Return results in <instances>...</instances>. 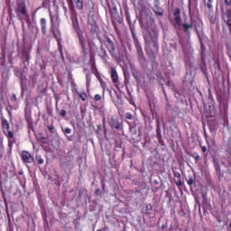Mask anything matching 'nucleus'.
<instances>
[{"instance_id": "f257e3e1", "label": "nucleus", "mask_w": 231, "mask_h": 231, "mask_svg": "<svg viewBox=\"0 0 231 231\" xmlns=\"http://www.w3.org/2000/svg\"><path fill=\"white\" fill-rule=\"evenodd\" d=\"M130 32L134 39V44L137 51V55H138L137 59L139 60L140 66L141 68H143V69H147L148 68L147 60L145 59V55L143 54V50L142 49V45L138 41V37H136V30L134 29V25L130 24Z\"/></svg>"}, {"instance_id": "f03ea898", "label": "nucleus", "mask_w": 231, "mask_h": 231, "mask_svg": "<svg viewBox=\"0 0 231 231\" xmlns=\"http://www.w3.org/2000/svg\"><path fill=\"white\" fill-rule=\"evenodd\" d=\"M173 17H174V21L178 24L180 30H181L183 32V33H185V35H187V37H190V30H192L194 23H181V9H180V8H176L173 11Z\"/></svg>"}, {"instance_id": "7ed1b4c3", "label": "nucleus", "mask_w": 231, "mask_h": 231, "mask_svg": "<svg viewBox=\"0 0 231 231\" xmlns=\"http://www.w3.org/2000/svg\"><path fill=\"white\" fill-rule=\"evenodd\" d=\"M144 41L146 44H152V49H145V51H150V53H153V55H156V53L160 52V45L158 44V32L156 31H152L148 34V36H145Z\"/></svg>"}, {"instance_id": "20e7f679", "label": "nucleus", "mask_w": 231, "mask_h": 231, "mask_svg": "<svg viewBox=\"0 0 231 231\" xmlns=\"http://www.w3.org/2000/svg\"><path fill=\"white\" fill-rule=\"evenodd\" d=\"M50 19H51V32L52 33L54 39H56L57 44H58V50L60 55H62V34L60 33V29L55 30V17L51 13L50 14Z\"/></svg>"}, {"instance_id": "39448f33", "label": "nucleus", "mask_w": 231, "mask_h": 231, "mask_svg": "<svg viewBox=\"0 0 231 231\" xmlns=\"http://www.w3.org/2000/svg\"><path fill=\"white\" fill-rule=\"evenodd\" d=\"M14 12L18 21H20L22 23V26L24 27V19H28L30 17L28 9L26 8V3H17Z\"/></svg>"}, {"instance_id": "423d86ee", "label": "nucleus", "mask_w": 231, "mask_h": 231, "mask_svg": "<svg viewBox=\"0 0 231 231\" xmlns=\"http://www.w3.org/2000/svg\"><path fill=\"white\" fill-rule=\"evenodd\" d=\"M70 86L73 98H79V100H81V102H87L88 97V94L86 93V90L79 91V88H77V84H75V81H71Z\"/></svg>"}, {"instance_id": "0eeeda50", "label": "nucleus", "mask_w": 231, "mask_h": 231, "mask_svg": "<svg viewBox=\"0 0 231 231\" xmlns=\"http://www.w3.org/2000/svg\"><path fill=\"white\" fill-rule=\"evenodd\" d=\"M88 29L92 35H98L100 32V27L98 26L94 15L88 16Z\"/></svg>"}, {"instance_id": "6e6552de", "label": "nucleus", "mask_w": 231, "mask_h": 231, "mask_svg": "<svg viewBox=\"0 0 231 231\" xmlns=\"http://www.w3.org/2000/svg\"><path fill=\"white\" fill-rule=\"evenodd\" d=\"M78 37H79V43L82 51V55L86 57V55L89 53L90 43L89 42H88V40L86 39V37L82 32H79Z\"/></svg>"}, {"instance_id": "1a4fd4ad", "label": "nucleus", "mask_w": 231, "mask_h": 231, "mask_svg": "<svg viewBox=\"0 0 231 231\" xmlns=\"http://www.w3.org/2000/svg\"><path fill=\"white\" fill-rule=\"evenodd\" d=\"M106 48L111 55V57L116 59L118 55L116 54V47L115 46V42H112L111 38L106 37Z\"/></svg>"}, {"instance_id": "9d476101", "label": "nucleus", "mask_w": 231, "mask_h": 231, "mask_svg": "<svg viewBox=\"0 0 231 231\" xmlns=\"http://www.w3.org/2000/svg\"><path fill=\"white\" fill-rule=\"evenodd\" d=\"M20 156H21L22 162H23V163L25 164L33 163V162H35V159L33 158L32 153H30V152L26 150L22 151Z\"/></svg>"}, {"instance_id": "9b49d317", "label": "nucleus", "mask_w": 231, "mask_h": 231, "mask_svg": "<svg viewBox=\"0 0 231 231\" xmlns=\"http://www.w3.org/2000/svg\"><path fill=\"white\" fill-rule=\"evenodd\" d=\"M146 53L147 55L150 57L151 59V64H152V71H155V69H158V61H156V55H154V53H151V51H146Z\"/></svg>"}, {"instance_id": "f8f14e48", "label": "nucleus", "mask_w": 231, "mask_h": 231, "mask_svg": "<svg viewBox=\"0 0 231 231\" xmlns=\"http://www.w3.org/2000/svg\"><path fill=\"white\" fill-rule=\"evenodd\" d=\"M196 32L200 42V53H201L202 60H205L203 58L205 55V50H206L205 44L203 43V40L201 39V34L199 33V30H198V28H196Z\"/></svg>"}, {"instance_id": "ddd939ff", "label": "nucleus", "mask_w": 231, "mask_h": 231, "mask_svg": "<svg viewBox=\"0 0 231 231\" xmlns=\"http://www.w3.org/2000/svg\"><path fill=\"white\" fill-rule=\"evenodd\" d=\"M110 75H111L113 84H118V72H116V68H111Z\"/></svg>"}, {"instance_id": "4468645a", "label": "nucleus", "mask_w": 231, "mask_h": 231, "mask_svg": "<svg viewBox=\"0 0 231 231\" xmlns=\"http://www.w3.org/2000/svg\"><path fill=\"white\" fill-rule=\"evenodd\" d=\"M40 25H41V28H42V35H46V33H47V22H46V18H41Z\"/></svg>"}, {"instance_id": "2eb2a0df", "label": "nucleus", "mask_w": 231, "mask_h": 231, "mask_svg": "<svg viewBox=\"0 0 231 231\" xmlns=\"http://www.w3.org/2000/svg\"><path fill=\"white\" fill-rule=\"evenodd\" d=\"M111 125L114 129H116L117 131L122 128V125L120 124V121H118V118H115V117L111 119Z\"/></svg>"}, {"instance_id": "dca6fc26", "label": "nucleus", "mask_w": 231, "mask_h": 231, "mask_svg": "<svg viewBox=\"0 0 231 231\" xmlns=\"http://www.w3.org/2000/svg\"><path fill=\"white\" fill-rule=\"evenodd\" d=\"M151 210H152V205L149 203L144 204V210L143 211V214H145V216H151Z\"/></svg>"}, {"instance_id": "f3484780", "label": "nucleus", "mask_w": 231, "mask_h": 231, "mask_svg": "<svg viewBox=\"0 0 231 231\" xmlns=\"http://www.w3.org/2000/svg\"><path fill=\"white\" fill-rule=\"evenodd\" d=\"M99 57L102 59V60H106L108 59L107 51L104 49V47H100V53Z\"/></svg>"}, {"instance_id": "a211bd4d", "label": "nucleus", "mask_w": 231, "mask_h": 231, "mask_svg": "<svg viewBox=\"0 0 231 231\" xmlns=\"http://www.w3.org/2000/svg\"><path fill=\"white\" fill-rule=\"evenodd\" d=\"M4 134L8 138V145H12V140H14V132L7 130V133L4 131Z\"/></svg>"}, {"instance_id": "6ab92c4d", "label": "nucleus", "mask_w": 231, "mask_h": 231, "mask_svg": "<svg viewBox=\"0 0 231 231\" xmlns=\"http://www.w3.org/2000/svg\"><path fill=\"white\" fill-rule=\"evenodd\" d=\"M76 8L78 10H84V0H74Z\"/></svg>"}, {"instance_id": "aec40b11", "label": "nucleus", "mask_w": 231, "mask_h": 231, "mask_svg": "<svg viewBox=\"0 0 231 231\" xmlns=\"http://www.w3.org/2000/svg\"><path fill=\"white\" fill-rule=\"evenodd\" d=\"M1 122H2L3 129H5L6 131H10V123H8V120H6V118L3 117Z\"/></svg>"}, {"instance_id": "412c9836", "label": "nucleus", "mask_w": 231, "mask_h": 231, "mask_svg": "<svg viewBox=\"0 0 231 231\" xmlns=\"http://www.w3.org/2000/svg\"><path fill=\"white\" fill-rule=\"evenodd\" d=\"M86 86L87 89H89L91 86V73L89 72L86 74Z\"/></svg>"}, {"instance_id": "4be33fe9", "label": "nucleus", "mask_w": 231, "mask_h": 231, "mask_svg": "<svg viewBox=\"0 0 231 231\" xmlns=\"http://www.w3.org/2000/svg\"><path fill=\"white\" fill-rule=\"evenodd\" d=\"M226 18H227L226 24L228 26H231V9H227L226 11Z\"/></svg>"}, {"instance_id": "5701e85b", "label": "nucleus", "mask_w": 231, "mask_h": 231, "mask_svg": "<svg viewBox=\"0 0 231 231\" xmlns=\"http://www.w3.org/2000/svg\"><path fill=\"white\" fill-rule=\"evenodd\" d=\"M153 12L155 15H160L161 17L163 16V8L160 6L155 7V10Z\"/></svg>"}, {"instance_id": "b1692460", "label": "nucleus", "mask_w": 231, "mask_h": 231, "mask_svg": "<svg viewBox=\"0 0 231 231\" xmlns=\"http://www.w3.org/2000/svg\"><path fill=\"white\" fill-rule=\"evenodd\" d=\"M67 3H68L69 12L71 13L75 12V5L73 4V0H67Z\"/></svg>"}, {"instance_id": "393cba45", "label": "nucleus", "mask_w": 231, "mask_h": 231, "mask_svg": "<svg viewBox=\"0 0 231 231\" xmlns=\"http://www.w3.org/2000/svg\"><path fill=\"white\" fill-rule=\"evenodd\" d=\"M23 64H28V62H30V53L28 52H23Z\"/></svg>"}, {"instance_id": "a878e982", "label": "nucleus", "mask_w": 231, "mask_h": 231, "mask_svg": "<svg viewBox=\"0 0 231 231\" xmlns=\"http://www.w3.org/2000/svg\"><path fill=\"white\" fill-rule=\"evenodd\" d=\"M99 83L103 89V93H106V90L107 89V83H106L102 79H99Z\"/></svg>"}, {"instance_id": "bb28decb", "label": "nucleus", "mask_w": 231, "mask_h": 231, "mask_svg": "<svg viewBox=\"0 0 231 231\" xmlns=\"http://www.w3.org/2000/svg\"><path fill=\"white\" fill-rule=\"evenodd\" d=\"M208 19H209L210 24H216V16H214L212 13L208 14Z\"/></svg>"}, {"instance_id": "cd10ccee", "label": "nucleus", "mask_w": 231, "mask_h": 231, "mask_svg": "<svg viewBox=\"0 0 231 231\" xmlns=\"http://www.w3.org/2000/svg\"><path fill=\"white\" fill-rule=\"evenodd\" d=\"M47 128L49 130V133H51V134H55V125H53V124L48 125Z\"/></svg>"}, {"instance_id": "c85d7f7f", "label": "nucleus", "mask_w": 231, "mask_h": 231, "mask_svg": "<svg viewBox=\"0 0 231 231\" xmlns=\"http://www.w3.org/2000/svg\"><path fill=\"white\" fill-rule=\"evenodd\" d=\"M36 162H37L38 165H42V163H44V159H42V157L41 155H37Z\"/></svg>"}, {"instance_id": "c756f323", "label": "nucleus", "mask_w": 231, "mask_h": 231, "mask_svg": "<svg viewBox=\"0 0 231 231\" xmlns=\"http://www.w3.org/2000/svg\"><path fill=\"white\" fill-rule=\"evenodd\" d=\"M191 158H194L195 162H199V160H201V157L199 156V154L198 152H193L191 154Z\"/></svg>"}, {"instance_id": "7c9ffc66", "label": "nucleus", "mask_w": 231, "mask_h": 231, "mask_svg": "<svg viewBox=\"0 0 231 231\" xmlns=\"http://www.w3.org/2000/svg\"><path fill=\"white\" fill-rule=\"evenodd\" d=\"M61 131L65 135L71 134V128H62Z\"/></svg>"}, {"instance_id": "2f4dec72", "label": "nucleus", "mask_w": 231, "mask_h": 231, "mask_svg": "<svg viewBox=\"0 0 231 231\" xmlns=\"http://www.w3.org/2000/svg\"><path fill=\"white\" fill-rule=\"evenodd\" d=\"M125 118H126V120H133V114H131V112H126Z\"/></svg>"}, {"instance_id": "473e14b6", "label": "nucleus", "mask_w": 231, "mask_h": 231, "mask_svg": "<svg viewBox=\"0 0 231 231\" xmlns=\"http://www.w3.org/2000/svg\"><path fill=\"white\" fill-rule=\"evenodd\" d=\"M94 100L95 102H100V100H102V96H100V94H96L94 96Z\"/></svg>"}, {"instance_id": "72a5a7b5", "label": "nucleus", "mask_w": 231, "mask_h": 231, "mask_svg": "<svg viewBox=\"0 0 231 231\" xmlns=\"http://www.w3.org/2000/svg\"><path fill=\"white\" fill-rule=\"evenodd\" d=\"M50 5V0H42V8H46Z\"/></svg>"}, {"instance_id": "f704fd0d", "label": "nucleus", "mask_w": 231, "mask_h": 231, "mask_svg": "<svg viewBox=\"0 0 231 231\" xmlns=\"http://www.w3.org/2000/svg\"><path fill=\"white\" fill-rule=\"evenodd\" d=\"M71 165V161L60 162V167H69Z\"/></svg>"}, {"instance_id": "c9c22d12", "label": "nucleus", "mask_w": 231, "mask_h": 231, "mask_svg": "<svg viewBox=\"0 0 231 231\" xmlns=\"http://www.w3.org/2000/svg\"><path fill=\"white\" fill-rule=\"evenodd\" d=\"M173 176L178 180H181V173H180V171H173Z\"/></svg>"}, {"instance_id": "e433bc0d", "label": "nucleus", "mask_w": 231, "mask_h": 231, "mask_svg": "<svg viewBox=\"0 0 231 231\" xmlns=\"http://www.w3.org/2000/svg\"><path fill=\"white\" fill-rule=\"evenodd\" d=\"M188 185L191 187V185H194V179L192 177H189V180H187Z\"/></svg>"}, {"instance_id": "4c0bfd02", "label": "nucleus", "mask_w": 231, "mask_h": 231, "mask_svg": "<svg viewBox=\"0 0 231 231\" xmlns=\"http://www.w3.org/2000/svg\"><path fill=\"white\" fill-rule=\"evenodd\" d=\"M207 8L208 9L209 13H212V10H213L212 2H208Z\"/></svg>"}, {"instance_id": "58836bf2", "label": "nucleus", "mask_w": 231, "mask_h": 231, "mask_svg": "<svg viewBox=\"0 0 231 231\" xmlns=\"http://www.w3.org/2000/svg\"><path fill=\"white\" fill-rule=\"evenodd\" d=\"M60 116H61L62 118H65V116H66V115H68V113L66 112V110L61 109V110L60 111Z\"/></svg>"}, {"instance_id": "ea45409f", "label": "nucleus", "mask_w": 231, "mask_h": 231, "mask_svg": "<svg viewBox=\"0 0 231 231\" xmlns=\"http://www.w3.org/2000/svg\"><path fill=\"white\" fill-rule=\"evenodd\" d=\"M157 138H162V128H156Z\"/></svg>"}, {"instance_id": "a19ab883", "label": "nucleus", "mask_w": 231, "mask_h": 231, "mask_svg": "<svg viewBox=\"0 0 231 231\" xmlns=\"http://www.w3.org/2000/svg\"><path fill=\"white\" fill-rule=\"evenodd\" d=\"M55 100H56V110H59V101L60 100V98L59 97H55Z\"/></svg>"}, {"instance_id": "79ce46f5", "label": "nucleus", "mask_w": 231, "mask_h": 231, "mask_svg": "<svg viewBox=\"0 0 231 231\" xmlns=\"http://www.w3.org/2000/svg\"><path fill=\"white\" fill-rule=\"evenodd\" d=\"M215 169L217 172H221V166H219V164H216Z\"/></svg>"}, {"instance_id": "37998d69", "label": "nucleus", "mask_w": 231, "mask_h": 231, "mask_svg": "<svg viewBox=\"0 0 231 231\" xmlns=\"http://www.w3.org/2000/svg\"><path fill=\"white\" fill-rule=\"evenodd\" d=\"M176 185H177V187H181V185H183V182H181V179H178Z\"/></svg>"}, {"instance_id": "c03bdc74", "label": "nucleus", "mask_w": 231, "mask_h": 231, "mask_svg": "<svg viewBox=\"0 0 231 231\" xmlns=\"http://www.w3.org/2000/svg\"><path fill=\"white\" fill-rule=\"evenodd\" d=\"M156 128H162V124L160 123V119L156 120Z\"/></svg>"}, {"instance_id": "a18cd8bd", "label": "nucleus", "mask_w": 231, "mask_h": 231, "mask_svg": "<svg viewBox=\"0 0 231 231\" xmlns=\"http://www.w3.org/2000/svg\"><path fill=\"white\" fill-rule=\"evenodd\" d=\"M162 91H163V95H164V97H165L166 102H169V97H167V92L165 91L164 88L162 89Z\"/></svg>"}, {"instance_id": "49530a36", "label": "nucleus", "mask_w": 231, "mask_h": 231, "mask_svg": "<svg viewBox=\"0 0 231 231\" xmlns=\"http://www.w3.org/2000/svg\"><path fill=\"white\" fill-rule=\"evenodd\" d=\"M160 6V0H154V8Z\"/></svg>"}, {"instance_id": "de8ad7c7", "label": "nucleus", "mask_w": 231, "mask_h": 231, "mask_svg": "<svg viewBox=\"0 0 231 231\" xmlns=\"http://www.w3.org/2000/svg\"><path fill=\"white\" fill-rule=\"evenodd\" d=\"M160 190V188L158 187H152V192H158Z\"/></svg>"}, {"instance_id": "09e8293b", "label": "nucleus", "mask_w": 231, "mask_h": 231, "mask_svg": "<svg viewBox=\"0 0 231 231\" xmlns=\"http://www.w3.org/2000/svg\"><path fill=\"white\" fill-rule=\"evenodd\" d=\"M21 88H22V93H23L24 92V86H23V78H21Z\"/></svg>"}, {"instance_id": "8fccbe9b", "label": "nucleus", "mask_w": 231, "mask_h": 231, "mask_svg": "<svg viewBox=\"0 0 231 231\" xmlns=\"http://www.w3.org/2000/svg\"><path fill=\"white\" fill-rule=\"evenodd\" d=\"M227 6H231V0H224Z\"/></svg>"}, {"instance_id": "3c124183", "label": "nucleus", "mask_w": 231, "mask_h": 231, "mask_svg": "<svg viewBox=\"0 0 231 231\" xmlns=\"http://www.w3.org/2000/svg\"><path fill=\"white\" fill-rule=\"evenodd\" d=\"M95 194H96L97 196H100V189H97L95 190Z\"/></svg>"}, {"instance_id": "603ef678", "label": "nucleus", "mask_w": 231, "mask_h": 231, "mask_svg": "<svg viewBox=\"0 0 231 231\" xmlns=\"http://www.w3.org/2000/svg\"><path fill=\"white\" fill-rule=\"evenodd\" d=\"M202 152H207V146H200Z\"/></svg>"}, {"instance_id": "864d4df0", "label": "nucleus", "mask_w": 231, "mask_h": 231, "mask_svg": "<svg viewBox=\"0 0 231 231\" xmlns=\"http://www.w3.org/2000/svg\"><path fill=\"white\" fill-rule=\"evenodd\" d=\"M12 100H17V96H15V94H14L13 96H12Z\"/></svg>"}, {"instance_id": "5fc2aeb1", "label": "nucleus", "mask_w": 231, "mask_h": 231, "mask_svg": "<svg viewBox=\"0 0 231 231\" xmlns=\"http://www.w3.org/2000/svg\"><path fill=\"white\" fill-rule=\"evenodd\" d=\"M0 147H3V137H0Z\"/></svg>"}, {"instance_id": "6e6d98bb", "label": "nucleus", "mask_w": 231, "mask_h": 231, "mask_svg": "<svg viewBox=\"0 0 231 231\" xmlns=\"http://www.w3.org/2000/svg\"><path fill=\"white\" fill-rule=\"evenodd\" d=\"M198 26H199V28H203V23H199V24H198Z\"/></svg>"}, {"instance_id": "4d7b16f0", "label": "nucleus", "mask_w": 231, "mask_h": 231, "mask_svg": "<svg viewBox=\"0 0 231 231\" xmlns=\"http://www.w3.org/2000/svg\"><path fill=\"white\" fill-rule=\"evenodd\" d=\"M102 187H103V190H106V184H104V182H102Z\"/></svg>"}, {"instance_id": "13d9d810", "label": "nucleus", "mask_w": 231, "mask_h": 231, "mask_svg": "<svg viewBox=\"0 0 231 231\" xmlns=\"http://www.w3.org/2000/svg\"><path fill=\"white\" fill-rule=\"evenodd\" d=\"M114 28H115L116 32L118 31V27H116V24H114Z\"/></svg>"}, {"instance_id": "bf43d9fd", "label": "nucleus", "mask_w": 231, "mask_h": 231, "mask_svg": "<svg viewBox=\"0 0 231 231\" xmlns=\"http://www.w3.org/2000/svg\"><path fill=\"white\" fill-rule=\"evenodd\" d=\"M166 102H167V107H171V105L169 104V99Z\"/></svg>"}, {"instance_id": "052dcab7", "label": "nucleus", "mask_w": 231, "mask_h": 231, "mask_svg": "<svg viewBox=\"0 0 231 231\" xmlns=\"http://www.w3.org/2000/svg\"><path fill=\"white\" fill-rule=\"evenodd\" d=\"M153 183H155V185H158V180H153Z\"/></svg>"}, {"instance_id": "680f3d73", "label": "nucleus", "mask_w": 231, "mask_h": 231, "mask_svg": "<svg viewBox=\"0 0 231 231\" xmlns=\"http://www.w3.org/2000/svg\"><path fill=\"white\" fill-rule=\"evenodd\" d=\"M42 140H46V137H42L41 141L42 142Z\"/></svg>"}, {"instance_id": "e2e57ef3", "label": "nucleus", "mask_w": 231, "mask_h": 231, "mask_svg": "<svg viewBox=\"0 0 231 231\" xmlns=\"http://www.w3.org/2000/svg\"><path fill=\"white\" fill-rule=\"evenodd\" d=\"M130 104H132V106H134V102L133 101H130Z\"/></svg>"}, {"instance_id": "0e129e2a", "label": "nucleus", "mask_w": 231, "mask_h": 231, "mask_svg": "<svg viewBox=\"0 0 231 231\" xmlns=\"http://www.w3.org/2000/svg\"><path fill=\"white\" fill-rule=\"evenodd\" d=\"M97 231H106V230H104V229H97Z\"/></svg>"}, {"instance_id": "69168bd1", "label": "nucleus", "mask_w": 231, "mask_h": 231, "mask_svg": "<svg viewBox=\"0 0 231 231\" xmlns=\"http://www.w3.org/2000/svg\"><path fill=\"white\" fill-rule=\"evenodd\" d=\"M212 1H214V0H208V3H212Z\"/></svg>"}, {"instance_id": "338daca9", "label": "nucleus", "mask_w": 231, "mask_h": 231, "mask_svg": "<svg viewBox=\"0 0 231 231\" xmlns=\"http://www.w3.org/2000/svg\"><path fill=\"white\" fill-rule=\"evenodd\" d=\"M228 227L231 228V222L229 223Z\"/></svg>"}, {"instance_id": "774afa93", "label": "nucleus", "mask_w": 231, "mask_h": 231, "mask_svg": "<svg viewBox=\"0 0 231 231\" xmlns=\"http://www.w3.org/2000/svg\"><path fill=\"white\" fill-rule=\"evenodd\" d=\"M69 79H71V74H69Z\"/></svg>"}]
</instances>
